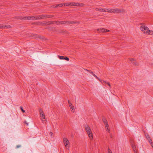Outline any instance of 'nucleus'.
<instances>
[{
	"mask_svg": "<svg viewBox=\"0 0 153 153\" xmlns=\"http://www.w3.org/2000/svg\"><path fill=\"white\" fill-rule=\"evenodd\" d=\"M109 9H104V12H109L110 11H109Z\"/></svg>",
	"mask_w": 153,
	"mask_h": 153,
	"instance_id": "obj_17",
	"label": "nucleus"
},
{
	"mask_svg": "<svg viewBox=\"0 0 153 153\" xmlns=\"http://www.w3.org/2000/svg\"><path fill=\"white\" fill-rule=\"evenodd\" d=\"M20 108L21 110L23 112H25V111L23 109L22 107L21 106L20 107Z\"/></svg>",
	"mask_w": 153,
	"mask_h": 153,
	"instance_id": "obj_23",
	"label": "nucleus"
},
{
	"mask_svg": "<svg viewBox=\"0 0 153 153\" xmlns=\"http://www.w3.org/2000/svg\"><path fill=\"white\" fill-rule=\"evenodd\" d=\"M25 123L26 124V125L28 126V123H27L26 121H25Z\"/></svg>",
	"mask_w": 153,
	"mask_h": 153,
	"instance_id": "obj_29",
	"label": "nucleus"
},
{
	"mask_svg": "<svg viewBox=\"0 0 153 153\" xmlns=\"http://www.w3.org/2000/svg\"><path fill=\"white\" fill-rule=\"evenodd\" d=\"M64 6H82L83 4H79L75 3H65L64 4Z\"/></svg>",
	"mask_w": 153,
	"mask_h": 153,
	"instance_id": "obj_2",
	"label": "nucleus"
},
{
	"mask_svg": "<svg viewBox=\"0 0 153 153\" xmlns=\"http://www.w3.org/2000/svg\"><path fill=\"white\" fill-rule=\"evenodd\" d=\"M88 137L90 140H92L93 138V135L92 132V131L87 132Z\"/></svg>",
	"mask_w": 153,
	"mask_h": 153,
	"instance_id": "obj_10",
	"label": "nucleus"
},
{
	"mask_svg": "<svg viewBox=\"0 0 153 153\" xmlns=\"http://www.w3.org/2000/svg\"><path fill=\"white\" fill-rule=\"evenodd\" d=\"M58 22H59V23H61L62 24H65L66 23L68 24H74L75 23V22L73 21H61Z\"/></svg>",
	"mask_w": 153,
	"mask_h": 153,
	"instance_id": "obj_9",
	"label": "nucleus"
},
{
	"mask_svg": "<svg viewBox=\"0 0 153 153\" xmlns=\"http://www.w3.org/2000/svg\"><path fill=\"white\" fill-rule=\"evenodd\" d=\"M98 31L99 32H109V30L104 28H100L97 29Z\"/></svg>",
	"mask_w": 153,
	"mask_h": 153,
	"instance_id": "obj_7",
	"label": "nucleus"
},
{
	"mask_svg": "<svg viewBox=\"0 0 153 153\" xmlns=\"http://www.w3.org/2000/svg\"><path fill=\"white\" fill-rule=\"evenodd\" d=\"M64 59L66 60L67 61H69V58L67 57H64Z\"/></svg>",
	"mask_w": 153,
	"mask_h": 153,
	"instance_id": "obj_20",
	"label": "nucleus"
},
{
	"mask_svg": "<svg viewBox=\"0 0 153 153\" xmlns=\"http://www.w3.org/2000/svg\"><path fill=\"white\" fill-rule=\"evenodd\" d=\"M109 13H120L123 12H124L123 9H121L118 8H115V9H111L109 8Z\"/></svg>",
	"mask_w": 153,
	"mask_h": 153,
	"instance_id": "obj_3",
	"label": "nucleus"
},
{
	"mask_svg": "<svg viewBox=\"0 0 153 153\" xmlns=\"http://www.w3.org/2000/svg\"><path fill=\"white\" fill-rule=\"evenodd\" d=\"M53 133L52 132H50L49 133V135L51 136H52V135H53Z\"/></svg>",
	"mask_w": 153,
	"mask_h": 153,
	"instance_id": "obj_28",
	"label": "nucleus"
},
{
	"mask_svg": "<svg viewBox=\"0 0 153 153\" xmlns=\"http://www.w3.org/2000/svg\"><path fill=\"white\" fill-rule=\"evenodd\" d=\"M68 103L70 108L71 109H72V110H74V106L72 105V103L69 100H68Z\"/></svg>",
	"mask_w": 153,
	"mask_h": 153,
	"instance_id": "obj_14",
	"label": "nucleus"
},
{
	"mask_svg": "<svg viewBox=\"0 0 153 153\" xmlns=\"http://www.w3.org/2000/svg\"><path fill=\"white\" fill-rule=\"evenodd\" d=\"M59 58L60 59H64V57L63 56H59Z\"/></svg>",
	"mask_w": 153,
	"mask_h": 153,
	"instance_id": "obj_19",
	"label": "nucleus"
},
{
	"mask_svg": "<svg viewBox=\"0 0 153 153\" xmlns=\"http://www.w3.org/2000/svg\"><path fill=\"white\" fill-rule=\"evenodd\" d=\"M53 6V8L58 7V5H54Z\"/></svg>",
	"mask_w": 153,
	"mask_h": 153,
	"instance_id": "obj_26",
	"label": "nucleus"
},
{
	"mask_svg": "<svg viewBox=\"0 0 153 153\" xmlns=\"http://www.w3.org/2000/svg\"><path fill=\"white\" fill-rule=\"evenodd\" d=\"M85 127L86 132L91 131L90 128L88 125H85Z\"/></svg>",
	"mask_w": 153,
	"mask_h": 153,
	"instance_id": "obj_11",
	"label": "nucleus"
},
{
	"mask_svg": "<svg viewBox=\"0 0 153 153\" xmlns=\"http://www.w3.org/2000/svg\"><path fill=\"white\" fill-rule=\"evenodd\" d=\"M104 83L105 84H108L109 86H110V84L108 82H107L106 81H104Z\"/></svg>",
	"mask_w": 153,
	"mask_h": 153,
	"instance_id": "obj_24",
	"label": "nucleus"
},
{
	"mask_svg": "<svg viewBox=\"0 0 153 153\" xmlns=\"http://www.w3.org/2000/svg\"><path fill=\"white\" fill-rule=\"evenodd\" d=\"M151 144V146H152V147L153 148V143H151V144Z\"/></svg>",
	"mask_w": 153,
	"mask_h": 153,
	"instance_id": "obj_31",
	"label": "nucleus"
},
{
	"mask_svg": "<svg viewBox=\"0 0 153 153\" xmlns=\"http://www.w3.org/2000/svg\"><path fill=\"white\" fill-rule=\"evenodd\" d=\"M58 5V7H61L62 6H64V4H60L57 5Z\"/></svg>",
	"mask_w": 153,
	"mask_h": 153,
	"instance_id": "obj_16",
	"label": "nucleus"
},
{
	"mask_svg": "<svg viewBox=\"0 0 153 153\" xmlns=\"http://www.w3.org/2000/svg\"><path fill=\"white\" fill-rule=\"evenodd\" d=\"M142 31L146 34L153 35V31L150 30L149 28L146 26L142 25L140 27Z\"/></svg>",
	"mask_w": 153,
	"mask_h": 153,
	"instance_id": "obj_1",
	"label": "nucleus"
},
{
	"mask_svg": "<svg viewBox=\"0 0 153 153\" xmlns=\"http://www.w3.org/2000/svg\"><path fill=\"white\" fill-rule=\"evenodd\" d=\"M96 10L97 11H100L101 12V11L104 12V9L96 8Z\"/></svg>",
	"mask_w": 153,
	"mask_h": 153,
	"instance_id": "obj_15",
	"label": "nucleus"
},
{
	"mask_svg": "<svg viewBox=\"0 0 153 153\" xmlns=\"http://www.w3.org/2000/svg\"><path fill=\"white\" fill-rule=\"evenodd\" d=\"M110 137L111 138H112V134H111L110 135Z\"/></svg>",
	"mask_w": 153,
	"mask_h": 153,
	"instance_id": "obj_32",
	"label": "nucleus"
},
{
	"mask_svg": "<svg viewBox=\"0 0 153 153\" xmlns=\"http://www.w3.org/2000/svg\"><path fill=\"white\" fill-rule=\"evenodd\" d=\"M92 74L97 79H98V77H97V76L96 75H95V74H93V73L92 72H91Z\"/></svg>",
	"mask_w": 153,
	"mask_h": 153,
	"instance_id": "obj_25",
	"label": "nucleus"
},
{
	"mask_svg": "<svg viewBox=\"0 0 153 153\" xmlns=\"http://www.w3.org/2000/svg\"><path fill=\"white\" fill-rule=\"evenodd\" d=\"M131 146L134 153H137L136 148L134 143H131Z\"/></svg>",
	"mask_w": 153,
	"mask_h": 153,
	"instance_id": "obj_8",
	"label": "nucleus"
},
{
	"mask_svg": "<svg viewBox=\"0 0 153 153\" xmlns=\"http://www.w3.org/2000/svg\"><path fill=\"white\" fill-rule=\"evenodd\" d=\"M25 18H27V19L29 20H34L35 19H38V18H37L36 17H34L33 16L27 17H26Z\"/></svg>",
	"mask_w": 153,
	"mask_h": 153,
	"instance_id": "obj_12",
	"label": "nucleus"
},
{
	"mask_svg": "<svg viewBox=\"0 0 153 153\" xmlns=\"http://www.w3.org/2000/svg\"><path fill=\"white\" fill-rule=\"evenodd\" d=\"M130 60L131 61V62H132L135 65H136V63H134V62H133L134 61V59H130Z\"/></svg>",
	"mask_w": 153,
	"mask_h": 153,
	"instance_id": "obj_21",
	"label": "nucleus"
},
{
	"mask_svg": "<svg viewBox=\"0 0 153 153\" xmlns=\"http://www.w3.org/2000/svg\"><path fill=\"white\" fill-rule=\"evenodd\" d=\"M39 112L41 120L42 121V123H45L46 121V120H45V113L41 109H39Z\"/></svg>",
	"mask_w": 153,
	"mask_h": 153,
	"instance_id": "obj_5",
	"label": "nucleus"
},
{
	"mask_svg": "<svg viewBox=\"0 0 153 153\" xmlns=\"http://www.w3.org/2000/svg\"><path fill=\"white\" fill-rule=\"evenodd\" d=\"M11 27V26L9 25H5V26L0 25V28H9Z\"/></svg>",
	"mask_w": 153,
	"mask_h": 153,
	"instance_id": "obj_13",
	"label": "nucleus"
},
{
	"mask_svg": "<svg viewBox=\"0 0 153 153\" xmlns=\"http://www.w3.org/2000/svg\"><path fill=\"white\" fill-rule=\"evenodd\" d=\"M108 153H112L111 150L109 149H108Z\"/></svg>",
	"mask_w": 153,
	"mask_h": 153,
	"instance_id": "obj_27",
	"label": "nucleus"
},
{
	"mask_svg": "<svg viewBox=\"0 0 153 153\" xmlns=\"http://www.w3.org/2000/svg\"><path fill=\"white\" fill-rule=\"evenodd\" d=\"M145 136L148 139L150 138L148 134H145Z\"/></svg>",
	"mask_w": 153,
	"mask_h": 153,
	"instance_id": "obj_18",
	"label": "nucleus"
},
{
	"mask_svg": "<svg viewBox=\"0 0 153 153\" xmlns=\"http://www.w3.org/2000/svg\"><path fill=\"white\" fill-rule=\"evenodd\" d=\"M63 142L65 146V147L67 149L68 147H69L70 142L67 138H65L63 139Z\"/></svg>",
	"mask_w": 153,
	"mask_h": 153,
	"instance_id": "obj_6",
	"label": "nucleus"
},
{
	"mask_svg": "<svg viewBox=\"0 0 153 153\" xmlns=\"http://www.w3.org/2000/svg\"><path fill=\"white\" fill-rule=\"evenodd\" d=\"M151 65L153 66V63L151 64Z\"/></svg>",
	"mask_w": 153,
	"mask_h": 153,
	"instance_id": "obj_33",
	"label": "nucleus"
},
{
	"mask_svg": "<svg viewBox=\"0 0 153 153\" xmlns=\"http://www.w3.org/2000/svg\"><path fill=\"white\" fill-rule=\"evenodd\" d=\"M148 140L149 141V143H150V144H151V143H152V140L151 139H150V138L148 139Z\"/></svg>",
	"mask_w": 153,
	"mask_h": 153,
	"instance_id": "obj_22",
	"label": "nucleus"
},
{
	"mask_svg": "<svg viewBox=\"0 0 153 153\" xmlns=\"http://www.w3.org/2000/svg\"><path fill=\"white\" fill-rule=\"evenodd\" d=\"M102 121L105 126V130L108 132L110 133V127L107 120L105 118H102Z\"/></svg>",
	"mask_w": 153,
	"mask_h": 153,
	"instance_id": "obj_4",
	"label": "nucleus"
},
{
	"mask_svg": "<svg viewBox=\"0 0 153 153\" xmlns=\"http://www.w3.org/2000/svg\"><path fill=\"white\" fill-rule=\"evenodd\" d=\"M21 146L20 145H17L16 146V148H18L20 147Z\"/></svg>",
	"mask_w": 153,
	"mask_h": 153,
	"instance_id": "obj_30",
	"label": "nucleus"
}]
</instances>
